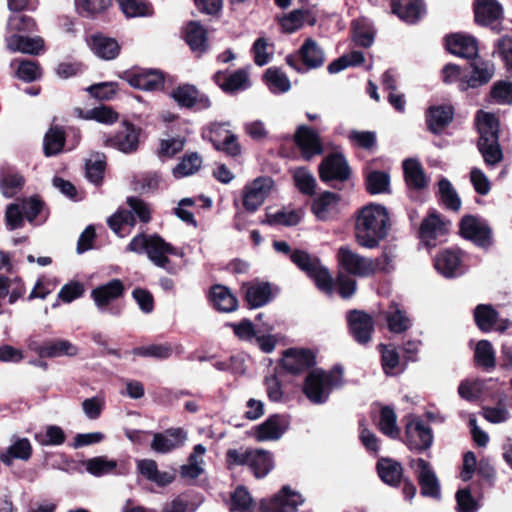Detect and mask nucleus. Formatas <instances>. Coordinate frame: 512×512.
Masks as SVG:
<instances>
[{"label": "nucleus", "mask_w": 512, "mask_h": 512, "mask_svg": "<svg viewBox=\"0 0 512 512\" xmlns=\"http://www.w3.org/2000/svg\"><path fill=\"white\" fill-rule=\"evenodd\" d=\"M412 326L411 319L406 310L399 303L392 301L386 311V327L396 334H401L409 330Z\"/></svg>", "instance_id": "obj_33"}, {"label": "nucleus", "mask_w": 512, "mask_h": 512, "mask_svg": "<svg viewBox=\"0 0 512 512\" xmlns=\"http://www.w3.org/2000/svg\"><path fill=\"white\" fill-rule=\"evenodd\" d=\"M290 426L287 415L274 414L253 428V436L258 442L277 441L282 438Z\"/></svg>", "instance_id": "obj_12"}, {"label": "nucleus", "mask_w": 512, "mask_h": 512, "mask_svg": "<svg viewBox=\"0 0 512 512\" xmlns=\"http://www.w3.org/2000/svg\"><path fill=\"white\" fill-rule=\"evenodd\" d=\"M64 142V131L59 127L50 128L44 136V154L48 157L57 155L62 151Z\"/></svg>", "instance_id": "obj_49"}, {"label": "nucleus", "mask_w": 512, "mask_h": 512, "mask_svg": "<svg viewBox=\"0 0 512 512\" xmlns=\"http://www.w3.org/2000/svg\"><path fill=\"white\" fill-rule=\"evenodd\" d=\"M350 334L359 344H367L372 337L374 322L372 317L361 310H350L346 314Z\"/></svg>", "instance_id": "obj_14"}, {"label": "nucleus", "mask_w": 512, "mask_h": 512, "mask_svg": "<svg viewBox=\"0 0 512 512\" xmlns=\"http://www.w3.org/2000/svg\"><path fill=\"white\" fill-rule=\"evenodd\" d=\"M294 141L306 160L323 152L319 134L306 125H299L294 134Z\"/></svg>", "instance_id": "obj_23"}, {"label": "nucleus", "mask_w": 512, "mask_h": 512, "mask_svg": "<svg viewBox=\"0 0 512 512\" xmlns=\"http://www.w3.org/2000/svg\"><path fill=\"white\" fill-rule=\"evenodd\" d=\"M132 353L141 357H150L164 360L168 359L172 355L173 348L171 344L168 343L151 344L147 346L136 347L132 350Z\"/></svg>", "instance_id": "obj_54"}, {"label": "nucleus", "mask_w": 512, "mask_h": 512, "mask_svg": "<svg viewBox=\"0 0 512 512\" xmlns=\"http://www.w3.org/2000/svg\"><path fill=\"white\" fill-rule=\"evenodd\" d=\"M407 445L418 453L428 450L433 442V433L422 419H415L406 425Z\"/></svg>", "instance_id": "obj_15"}, {"label": "nucleus", "mask_w": 512, "mask_h": 512, "mask_svg": "<svg viewBox=\"0 0 512 512\" xmlns=\"http://www.w3.org/2000/svg\"><path fill=\"white\" fill-rule=\"evenodd\" d=\"M355 237L359 245L375 248L384 238V206L369 203L355 216Z\"/></svg>", "instance_id": "obj_2"}, {"label": "nucleus", "mask_w": 512, "mask_h": 512, "mask_svg": "<svg viewBox=\"0 0 512 512\" xmlns=\"http://www.w3.org/2000/svg\"><path fill=\"white\" fill-rule=\"evenodd\" d=\"M274 185L271 177L263 176L254 179L243 190V207L253 213L264 203Z\"/></svg>", "instance_id": "obj_11"}, {"label": "nucleus", "mask_w": 512, "mask_h": 512, "mask_svg": "<svg viewBox=\"0 0 512 512\" xmlns=\"http://www.w3.org/2000/svg\"><path fill=\"white\" fill-rule=\"evenodd\" d=\"M84 465L87 472L96 477L113 473L117 468V462L115 460L108 459L106 456L90 458L85 461Z\"/></svg>", "instance_id": "obj_51"}, {"label": "nucleus", "mask_w": 512, "mask_h": 512, "mask_svg": "<svg viewBox=\"0 0 512 512\" xmlns=\"http://www.w3.org/2000/svg\"><path fill=\"white\" fill-rule=\"evenodd\" d=\"M17 64L16 75L19 79L25 82H32L37 80L41 75V70L39 65L31 60H13L11 62V66H15Z\"/></svg>", "instance_id": "obj_60"}, {"label": "nucleus", "mask_w": 512, "mask_h": 512, "mask_svg": "<svg viewBox=\"0 0 512 512\" xmlns=\"http://www.w3.org/2000/svg\"><path fill=\"white\" fill-rule=\"evenodd\" d=\"M242 290L251 308L261 307L270 301L271 289L268 283L244 284Z\"/></svg>", "instance_id": "obj_40"}, {"label": "nucleus", "mask_w": 512, "mask_h": 512, "mask_svg": "<svg viewBox=\"0 0 512 512\" xmlns=\"http://www.w3.org/2000/svg\"><path fill=\"white\" fill-rule=\"evenodd\" d=\"M461 263L462 251L459 249H445L439 252L435 258V268L447 278L455 276V272Z\"/></svg>", "instance_id": "obj_37"}, {"label": "nucleus", "mask_w": 512, "mask_h": 512, "mask_svg": "<svg viewBox=\"0 0 512 512\" xmlns=\"http://www.w3.org/2000/svg\"><path fill=\"white\" fill-rule=\"evenodd\" d=\"M499 312L492 304H478L473 309V319L477 328L483 332H491L498 323Z\"/></svg>", "instance_id": "obj_38"}, {"label": "nucleus", "mask_w": 512, "mask_h": 512, "mask_svg": "<svg viewBox=\"0 0 512 512\" xmlns=\"http://www.w3.org/2000/svg\"><path fill=\"white\" fill-rule=\"evenodd\" d=\"M273 248L276 252L288 256L293 264L314 281L320 291L327 295L333 294L334 280L328 269L321 264L317 257L304 250H292L286 241H274Z\"/></svg>", "instance_id": "obj_1"}, {"label": "nucleus", "mask_w": 512, "mask_h": 512, "mask_svg": "<svg viewBox=\"0 0 512 512\" xmlns=\"http://www.w3.org/2000/svg\"><path fill=\"white\" fill-rule=\"evenodd\" d=\"M338 202L339 196L337 194L325 191L314 200L312 210L318 219L324 220Z\"/></svg>", "instance_id": "obj_50"}, {"label": "nucleus", "mask_w": 512, "mask_h": 512, "mask_svg": "<svg viewBox=\"0 0 512 512\" xmlns=\"http://www.w3.org/2000/svg\"><path fill=\"white\" fill-rule=\"evenodd\" d=\"M213 80L226 93H235L250 87L248 73L245 69H239L229 75L218 71L214 74Z\"/></svg>", "instance_id": "obj_29"}, {"label": "nucleus", "mask_w": 512, "mask_h": 512, "mask_svg": "<svg viewBox=\"0 0 512 512\" xmlns=\"http://www.w3.org/2000/svg\"><path fill=\"white\" fill-rule=\"evenodd\" d=\"M417 465V481L420 486V493L423 497L439 499L441 496L438 478L429 462L423 458L415 460Z\"/></svg>", "instance_id": "obj_19"}, {"label": "nucleus", "mask_w": 512, "mask_h": 512, "mask_svg": "<svg viewBox=\"0 0 512 512\" xmlns=\"http://www.w3.org/2000/svg\"><path fill=\"white\" fill-rule=\"evenodd\" d=\"M445 49L452 55L468 60L478 57V40L469 34L451 33L444 38Z\"/></svg>", "instance_id": "obj_13"}, {"label": "nucleus", "mask_w": 512, "mask_h": 512, "mask_svg": "<svg viewBox=\"0 0 512 512\" xmlns=\"http://www.w3.org/2000/svg\"><path fill=\"white\" fill-rule=\"evenodd\" d=\"M386 90L389 91L387 101L398 112L404 113L406 109L405 95L397 90L396 79L386 71Z\"/></svg>", "instance_id": "obj_56"}, {"label": "nucleus", "mask_w": 512, "mask_h": 512, "mask_svg": "<svg viewBox=\"0 0 512 512\" xmlns=\"http://www.w3.org/2000/svg\"><path fill=\"white\" fill-rule=\"evenodd\" d=\"M295 186L305 195H313L316 188V180L313 174L304 167L296 168L293 171Z\"/></svg>", "instance_id": "obj_57"}, {"label": "nucleus", "mask_w": 512, "mask_h": 512, "mask_svg": "<svg viewBox=\"0 0 512 512\" xmlns=\"http://www.w3.org/2000/svg\"><path fill=\"white\" fill-rule=\"evenodd\" d=\"M187 433L182 428H172L164 433H156L151 442V449L158 453H168L184 445Z\"/></svg>", "instance_id": "obj_26"}, {"label": "nucleus", "mask_w": 512, "mask_h": 512, "mask_svg": "<svg viewBox=\"0 0 512 512\" xmlns=\"http://www.w3.org/2000/svg\"><path fill=\"white\" fill-rule=\"evenodd\" d=\"M209 300L212 306L220 312L230 313L238 307L237 298L228 287L220 284L213 285L210 288Z\"/></svg>", "instance_id": "obj_35"}, {"label": "nucleus", "mask_w": 512, "mask_h": 512, "mask_svg": "<svg viewBox=\"0 0 512 512\" xmlns=\"http://www.w3.org/2000/svg\"><path fill=\"white\" fill-rule=\"evenodd\" d=\"M171 96L181 107L205 110L211 106L208 96L201 93L194 85H180L172 91Z\"/></svg>", "instance_id": "obj_20"}, {"label": "nucleus", "mask_w": 512, "mask_h": 512, "mask_svg": "<svg viewBox=\"0 0 512 512\" xmlns=\"http://www.w3.org/2000/svg\"><path fill=\"white\" fill-rule=\"evenodd\" d=\"M475 366L490 371L496 367L495 351L488 340H480L474 351Z\"/></svg>", "instance_id": "obj_45"}, {"label": "nucleus", "mask_w": 512, "mask_h": 512, "mask_svg": "<svg viewBox=\"0 0 512 512\" xmlns=\"http://www.w3.org/2000/svg\"><path fill=\"white\" fill-rule=\"evenodd\" d=\"M352 26L354 33V42L356 43V45L362 47L371 46L374 40V33L372 29L368 26L366 20H354Z\"/></svg>", "instance_id": "obj_62"}, {"label": "nucleus", "mask_w": 512, "mask_h": 512, "mask_svg": "<svg viewBox=\"0 0 512 512\" xmlns=\"http://www.w3.org/2000/svg\"><path fill=\"white\" fill-rule=\"evenodd\" d=\"M125 287L120 279H112L91 291V297L95 302L98 310L106 311L109 303L123 296Z\"/></svg>", "instance_id": "obj_25"}, {"label": "nucleus", "mask_w": 512, "mask_h": 512, "mask_svg": "<svg viewBox=\"0 0 512 512\" xmlns=\"http://www.w3.org/2000/svg\"><path fill=\"white\" fill-rule=\"evenodd\" d=\"M477 147L487 166H495L503 160V152L499 140L484 139L477 142Z\"/></svg>", "instance_id": "obj_48"}, {"label": "nucleus", "mask_w": 512, "mask_h": 512, "mask_svg": "<svg viewBox=\"0 0 512 512\" xmlns=\"http://www.w3.org/2000/svg\"><path fill=\"white\" fill-rule=\"evenodd\" d=\"M437 184L439 202L448 210L453 212L459 211L461 208V199L451 182L447 178L442 177Z\"/></svg>", "instance_id": "obj_42"}, {"label": "nucleus", "mask_w": 512, "mask_h": 512, "mask_svg": "<svg viewBox=\"0 0 512 512\" xmlns=\"http://www.w3.org/2000/svg\"><path fill=\"white\" fill-rule=\"evenodd\" d=\"M185 39L191 50L198 54L208 48L206 30L198 22L192 21L187 25Z\"/></svg>", "instance_id": "obj_43"}, {"label": "nucleus", "mask_w": 512, "mask_h": 512, "mask_svg": "<svg viewBox=\"0 0 512 512\" xmlns=\"http://www.w3.org/2000/svg\"><path fill=\"white\" fill-rule=\"evenodd\" d=\"M460 236L471 241L477 247L488 249L493 245L492 229L485 219L466 214L458 224Z\"/></svg>", "instance_id": "obj_6"}, {"label": "nucleus", "mask_w": 512, "mask_h": 512, "mask_svg": "<svg viewBox=\"0 0 512 512\" xmlns=\"http://www.w3.org/2000/svg\"><path fill=\"white\" fill-rule=\"evenodd\" d=\"M340 266L349 274L367 277L375 273L378 263L372 259L360 256L349 247L342 246L337 254Z\"/></svg>", "instance_id": "obj_10"}, {"label": "nucleus", "mask_w": 512, "mask_h": 512, "mask_svg": "<svg viewBox=\"0 0 512 512\" xmlns=\"http://www.w3.org/2000/svg\"><path fill=\"white\" fill-rule=\"evenodd\" d=\"M340 385V377L314 369L308 373L303 383V393L314 404L325 403L331 391Z\"/></svg>", "instance_id": "obj_5"}, {"label": "nucleus", "mask_w": 512, "mask_h": 512, "mask_svg": "<svg viewBox=\"0 0 512 512\" xmlns=\"http://www.w3.org/2000/svg\"><path fill=\"white\" fill-rule=\"evenodd\" d=\"M105 145L123 153H133L139 145V129L130 123H125L112 137L105 140Z\"/></svg>", "instance_id": "obj_24"}, {"label": "nucleus", "mask_w": 512, "mask_h": 512, "mask_svg": "<svg viewBox=\"0 0 512 512\" xmlns=\"http://www.w3.org/2000/svg\"><path fill=\"white\" fill-rule=\"evenodd\" d=\"M105 156L96 153L86 162V176L88 180L96 185L100 184L105 171Z\"/></svg>", "instance_id": "obj_58"}, {"label": "nucleus", "mask_w": 512, "mask_h": 512, "mask_svg": "<svg viewBox=\"0 0 512 512\" xmlns=\"http://www.w3.org/2000/svg\"><path fill=\"white\" fill-rule=\"evenodd\" d=\"M32 453V447L27 438H21L15 441L7 451L0 456L1 461L6 465H11L13 459L28 460Z\"/></svg>", "instance_id": "obj_46"}, {"label": "nucleus", "mask_w": 512, "mask_h": 512, "mask_svg": "<svg viewBox=\"0 0 512 512\" xmlns=\"http://www.w3.org/2000/svg\"><path fill=\"white\" fill-rule=\"evenodd\" d=\"M226 461L229 467L248 466L256 478L265 477L274 466L272 453L264 449H229Z\"/></svg>", "instance_id": "obj_4"}, {"label": "nucleus", "mask_w": 512, "mask_h": 512, "mask_svg": "<svg viewBox=\"0 0 512 512\" xmlns=\"http://www.w3.org/2000/svg\"><path fill=\"white\" fill-rule=\"evenodd\" d=\"M325 62V55L321 47L312 38H307L300 47L298 54L288 55L286 63L298 72L317 69Z\"/></svg>", "instance_id": "obj_7"}, {"label": "nucleus", "mask_w": 512, "mask_h": 512, "mask_svg": "<svg viewBox=\"0 0 512 512\" xmlns=\"http://www.w3.org/2000/svg\"><path fill=\"white\" fill-rule=\"evenodd\" d=\"M391 13L409 24H417L426 14L424 0H390Z\"/></svg>", "instance_id": "obj_18"}, {"label": "nucleus", "mask_w": 512, "mask_h": 512, "mask_svg": "<svg viewBox=\"0 0 512 512\" xmlns=\"http://www.w3.org/2000/svg\"><path fill=\"white\" fill-rule=\"evenodd\" d=\"M31 349L42 358H56L61 356H75L78 349L70 341L64 339L45 341L41 345H31Z\"/></svg>", "instance_id": "obj_31"}, {"label": "nucleus", "mask_w": 512, "mask_h": 512, "mask_svg": "<svg viewBox=\"0 0 512 512\" xmlns=\"http://www.w3.org/2000/svg\"><path fill=\"white\" fill-rule=\"evenodd\" d=\"M126 250L137 254L146 253L155 266L166 270L170 274L176 273V269L171 265L167 255L183 256L182 252L156 234L136 235L130 241Z\"/></svg>", "instance_id": "obj_3"}, {"label": "nucleus", "mask_w": 512, "mask_h": 512, "mask_svg": "<svg viewBox=\"0 0 512 512\" xmlns=\"http://www.w3.org/2000/svg\"><path fill=\"white\" fill-rule=\"evenodd\" d=\"M227 326L233 329L234 334L244 341L255 340L257 334L270 332L272 327L269 324L255 326L249 319H243L239 323H227Z\"/></svg>", "instance_id": "obj_44"}, {"label": "nucleus", "mask_w": 512, "mask_h": 512, "mask_svg": "<svg viewBox=\"0 0 512 512\" xmlns=\"http://www.w3.org/2000/svg\"><path fill=\"white\" fill-rule=\"evenodd\" d=\"M6 47L10 52L38 55L44 50V40L39 37H26L12 34L5 38Z\"/></svg>", "instance_id": "obj_30"}, {"label": "nucleus", "mask_w": 512, "mask_h": 512, "mask_svg": "<svg viewBox=\"0 0 512 512\" xmlns=\"http://www.w3.org/2000/svg\"><path fill=\"white\" fill-rule=\"evenodd\" d=\"M162 177L157 172H144L134 177L133 186L135 191L147 194L159 188Z\"/></svg>", "instance_id": "obj_53"}, {"label": "nucleus", "mask_w": 512, "mask_h": 512, "mask_svg": "<svg viewBox=\"0 0 512 512\" xmlns=\"http://www.w3.org/2000/svg\"><path fill=\"white\" fill-rule=\"evenodd\" d=\"M447 229L441 215L433 210L422 220L418 237L427 247H435L436 240L439 236L445 235Z\"/></svg>", "instance_id": "obj_21"}, {"label": "nucleus", "mask_w": 512, "mask_h": 512, "mask_svg": "<svg viewBox=\"0 0 512 512\" xmlns=\"http://www.w3.org/2000/svg\"><path fill=\"white\" fill-rule=\"evenodd\" d=\"M264 78L272 93H285L291 88V83L287 75L276 67L268 68L264 74Z\"/></svg>", "instance_id": "obj_47"}, {"label": "nucleus", "mask_w": 512, "mask_h": 512, "mask_svg": "<svg viewBox=\"0 0 512 512\" xmlns=\"http://www.w3.org/2000/svg\"><path fill=\"white\" fill-rule=\"evenodd\" d=\"M457 512H476L479 504L469 488L459 489L455 494Z\"/></svg>", "instance_id": "obj_64"}, {"label": "nucleus", "mask_w": 512, "mask_h": 512, "mask_svg": "<svg viewBox=\"0 0 512 512\" xmlns=\"http://www.w3.org/2000/svg\"><path fill=\"white\" fill-rule=\"evenodd\" d=\"M315 364V356L310 350L289 349L281 360V369L290 374H300Z\"/></svg>", "instance_id": "obj_22"}, {"label": "nucleus", "mask_w": 512, "mask_h": 512, "mask_svg": "<svg viewBox=\"0 0 512 512\" xmlns=\"http://www.w3.org/2000/svg\"><path fill=\"white\" fill-rule=\"evenodd\" d=\"M36 441L41 446H59L66 440L63 429L57 425H48L44 432L35 434Z\"/></svg>", "instance_id": "obj_55"}, {"label": "nucleus", "mask_w": 512, "mask_h": 512, "mask_svg": "<svg viewBox=\"0 0 512 512\" xmlns=\"http://www.w3.org/2000/svg\"><path fill=\"white\" fill-rule=\"evenodd\" d=\"M472 6L474 22L478 26L490 28L496 34L502 32L504 10L500 2L497 0H474Z\"/></svg>", "instance_id": "obj_8"}, {"label": "nucleus", "mask_w": 512, "mask_h": 512, "mask_svg": "<svg viewBox=\"0 0 512 512\" xmlns=\"http://www.w3.org/2000/svg\"><path fill=\"white\" fill-rule=\"evenodd\" d=\"M126 80L130 86L145 91L158 90L164 83L162 74L155 70L128 74Z\"/></svg>", "instance_id": "obj_36"}, {"label": "nucleus", "mask_w": 512, "mask_h": 512, "mask_svg": "<svg viewBox=\"0 0 512 512\" xmlns=\"http://www.w3.org/2000/svg\"><path fill=\"white\" fill-rule=\"evenodd\" d=\"M400 350L403 352L402 356L397 348L386 345V376L404 372L407 364L414 360L412 354L416 351L415 349L401 347Z\"/></svg>", "instance_id": "obj_34"}, {"label": "nucleus", "mask_w": 512, "mask_h": 512, "mask_svg": "<svg viewBox=\"0 0 512 512\" xmlns=\"http://www.w3.org/2000/svg\"><path fill=\"white\" fill-rule=\"evenodd\" d=\"M351 169L345 157L339 153L326 156L319 165L321 181L336 188L335 182H345L350 178Z\"/></svg>", "instance_id": "obj_9"}, {"label": "nucleus", "mask_w": 512, "mask_h": 512, "mask_svg": "<svg viewBox=\"0 0 512 512\" xmlns=\"http://www.w3.org/2000/svg\"><path fill=\"white\" fill-rule=\"evenodd\" d=\"M476 119L478 121V130L480 134L478 141H482L484 139H487L488 141L499 140L500 122L495 114L479 110L477 112Z\"/></svg>", "instance_id": "obj_39"}, {"label": "nucleus", "mask_w": 512, "mask_h": 512, "mask_svg": "<svg viewBox=\"0 0 512 512\" xmlns=\"http://www.w3.org/2000/svg\"><path fill=\"white\" fill-rule=\"evenodd\" d=\"M303 502L304 499L298 492L291 490L288 486H284L271 499L269 506L264 512H296Z\"/></svg>", "instance_id": "obj_28"}, {"label": "nucleus", "mask_w": 512, "mask_h": 512, "mask_svg": "<svg viewBox=\"0 0 512 512\" xmlns=\"http://www.w3.org/2000/svg\"><path fill=\"white\" fill-rule=\"evenodd\" d=\"M89 45L94 54L104 60L114 59L120 51V46L115 39L101 34L93 35Z\"/></svg>", "instance_id": "obj_41"}, {"label": "nucleus", "mask_w": 512, "mask_h": 512, "mask_svg": "<svg viewBox=\"0 0 512 512\" xmlns=\"http://www.w3.org/2000/svg\"><path fill=\"white\" fill-rule=\"evenodd\" d=\"M403 178L409 192H422L430 183L421 162L415 158H407L402 162Z\"/></svg>", "instance_id": "obj_16"}, {"label": "nucleus", "mask_w": 512, "mask_h": 512, "mask_svg": "<svg viewBox=\"0 0 512 512\" xmlns=\"http://www.w3.org/2000/svg\"><path fill=\"white\" fill-rule=\"evenodd\" d=\"M201 165L202 158L198 153L187 154L173 169V175L176 178H182L193 175L201 168Z\"/></svg>", "instance_id": "obj_52"}, {"label": "nucleus", "mask_w": 512, "mask_h": 512, "mask_svg": "<svg viewBox=\"0 0 512 512\" xmlns=\"http://www.w3.org/2000/svg\"><path fill=\"white\" fill-rule=\"evenodd\" d=\"M472 73L468 80L461 81L460 91H467L469 88H478L487 84L494 75V65L489 61L481 60L471 63Z\"/></svg>", "instance_id": "obj_32"}, {"label": "nucleus", "mask_w": 512, "mask_h": 512, "mask_svg": "<svg viewBox=\"0 0 512 512\" xmlns=\"http://www.w3.org/2000/svg\"><path fill=\"white\" fill-rule=\"evenodd\" d=\"M454 107L452 105L431 106L426 112V125L433 134H440L453 121Z\"/></svg>", "instance_id": "obj_27"}, {"label": "nucleus", "mask_w": 512, "mask_h": 512, "mask_svg": "<svg viewBox=\"0 0 512 512\" xmlns=\"http://www.w3.org/2000/svg\"><path fill=\"white\" fill-rule=\"evenodd\" d=\"M253 509V500L247 489L237 487L231 496L230 512H253Z\"/></svg>", "instance_id": "obj_59"}, {"label": "nucleus", "mask_w": 512, "mask_h": 512, "mask_svg": "<svg viewBox=\"0 0 512 512\" xmlns=\"http://www.w3.org/2000/svg\"><path fill=\"white\" fill-rule=\"evenodd\" d=\"M111 3V0H75L78 13L87 17L104 12Z\"/></svg>", "instance_id": "obj_61"}, {"label": "nucleus", "mask_w": 512, "mask_h": 512, "mask_svg": "<svg viewBox=\"0 0 512 512\" xmlns=\"http://www.w3.org/2000/svg\"><path fill=\"white\" fill-rule=\"evenodd\" d=\"M309 11L305 9H296L285 15L280 20V25L284 32L293 33L296 30L300 29L303 24L305 18L308 16Z\"/></svg>", "instance_id": "obj_63"}, {"label": "nucleus", "mask_w": 512, "mask_h": 512, "mask_svg": "<svg viewBox=\"0 0 512 512\" xmlns=\"http://www.w3.org/2000/svg\"><path fill=\"white\" fill-rule=\"evenodd\" d=\"M386 485L399 488L402 485L404 498L411 501L416 495V486L410 478L404 477V469L400 462L386 457Z\"/></svg>", "instance_id": "obj_17"}]
</instances>
